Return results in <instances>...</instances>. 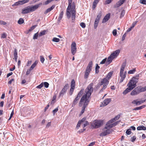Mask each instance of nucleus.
Returning <instances> with one entry per match:
<instances>
[{"instance_id":"nucleus-1","label":"nucleus","mask_w":146,"mask_h":146,"mask_svg":"<svg viewBox=\"0 0 146 146\" xmlns=\"http://www.w3.org/2000/svg\"><path fill=\"white\" fill-rule=\"evenodd\" d=\"M93 83H91L85 89V91L86 94L83 95L81 98L80 104L82 103L83 100H84L90 101V96L93 90Z\"/></svg>"},{"instance_id":"nucleus-2","label":"nucleus","mask_w":146,"mask_h":146,"mask_svg":"<svg viewBox=\"0 0 146 146\" xmlns=\"http://www.w3.org/2000/svg\"><path fill=\"white\" fill-rule=\"evenodd\" d=\"M138 81V79L133 77L127 84L128 87L123 92L124 95H125L133 90L136 86V84Z\"/></svg>"},{"instance_id":"nucleus-3","label":"nucleus","mask_w":146,"mask_h":146,"mask_svg":"<svg viewBox=\"0 0 146 146\" xmlns=\"http://www.w3.org/2000/svg\"><path fill=\"white\" fill-rule=\"evenodd\" d=\"M75 3L73 2L72 3V8L68 7L66 9V15L68 19H69L71 17V12L72 13V20H75Z\"/></svg>"},{"instance_id":"nucleus-4","label":"nucleus","mask_w":146,"mask_h":146,"mask_svg":"<svg viewBox=\"0 0 146 146\" xmlns=\"http://www.w3.org/2000/svg\"><path fill=\"white\" fill-rule=\"evenodd\" d=\"M40 5V4H37L33 6L31 5L26 7L22 9V13L25 14L33 12L39 7Z\"/></svg>"},{"instance_id":"nucleus-5","label":"nucleus","mask_w":146,"mask_h":146,"mask_svg":"<svg viewBox=\"0 0 146 146\" xmlns=\"http://www.w3.org/2000/svg\"><path fill=\"white\" fill-rule=\"evenodd\" d=\"M120 52V50H117L112 53L108 58L106 62L107 64H110L114 58H116Z\"/></svg>"},{"instance_id":"nucleus-6","label":"nucleus","mask_w":146,"mask_h":146,"mask_svg":"<svg viewBox=\"0 0 146 146\" xmlns=\"http://www.w3.org/2000/svg\"><path fill=\"white\" fill-rule=\"evenodd\" d=\"M89 102V101L84 100H83V101L82 103H81L80 104V101L79 105V106L81 107L82 105H83V107L82 108V110L80 113L81 114H82L84 112L85 108L88 104Z\"/></svg>"},{"instance_id":"nucleus-7","label":"nucleus","mask_w":146,"mask_h":146,"mask_svg":"<svg viewBox=\"0 0 146 146\" xmlns=\"http://www.w3.org/2000/svg\"><path fill=\"white\" fill-rule=\"evenodd\" d=\"M103 124V121L102 120H95L92 124V126L96 128H98L101 126Z\"/></svg>"},{"instance_id":"nucleus-8","label":"nucleus","mask_w":146,"mask_h":146,"mask_svg":"<svg viewBox=\"0 0 146 146\" xmlns=\"http://www.w3.org/2000/svg\"><path fill=\"white\" fill-rule=\"evenodd\" d=\"M103 131L100 134V136H105L106 135L110 134L112 132V129H105L104 128L103 129Z\"/></svg>"},{"instance_id":"nucleus-9","label":"nucleus","mask_w":146,"mask_h":146,"mask_svg":"<svg viewBox=\"0 0 146 146\" xmlns=\"http://www.w3.org/2000/svg\"><path fill=\"white\" fill-rule=\"evenodd\" d=\"M141 86H138L135 88L131 92V94L132 96L136 95L141 92H142L141 91Z\"/></svg>"},{"instance_id":"nucleus-10","label":"nucleus","mask_w":146,"mask_h":146,"mask_svg":"<svg viewBox=\"0 0 146 146\" xmlns=\"http://www.w3.org/2000/svg\"><path fill=\"white\" fill-rule=\"evenodd\" d=\"M77 48L76 43L75 42H73L71 45V52L73 55H74L77 51Z\"/></svg>"},{"instance_id":"nucleus-11","label":"nucleus","mask_w":146,"mask_h":146,"mask_svg":"<svg viewBox=\"0 0 146 146\" xmlns=\"http://www.w3.org/2000/svg\"><path fill=\"white\" fill-rule=\"evenodd\" d=\"M68 86L69 85L68 84H66L65 85L60 93L59 95V96H63L64 94L66 93L67 89L68 88Z\"/></svg>"},{"instance_id":"nucleus-12","label":"nucleus","mask_w":146,"mask_h":146,"mask_svg":"<svg viewBox=\"0 0 146 146\" xmlns=\"http://www.w3.org/2000/svg\"><path fill=\"white\" fill-rule=\"evenodd\" d=\"M111 98H107L105 99L100 105L101 107L105 106L108 105L111 101Z\"/></svg>"},{"instance_id":"nucleus-13","label":"nucleus","mask_w":146,"mask_h":146,"mask_svg":"<svg viewBox=\"0 0 146 146\" xmlns=\"http://www.w3.org/2000/svg\"><path fill=\"white\" fill-rule=\"evenodd\" d=\"M127 73L126 71L124 73L121 72L120 73V76L121 77V78L120 81V83L122 82L126 77V74Z\"/></svg>"},{"instance_id":"nucleus-14","label":"nucleus","mask_w":146,"mask_h":146,"mask_svg":"<svg viewBox=\"0 0 146 146\" xmlns=\"http://www.w3.org/2000/svg\"><path fill=\"white\" fill-rule=\"evenodd\" d=\"M125 0H120L117 3L114 5L115 8H117L121 6L125 2Z\"/></svg>"},{"instance_id":"nucleus-15","label":"nucleus","mask_w":146,"mask_h":146,"mask_svg":"<svg viewBox=\"0 0 146 146\" xmlns=\"http://www.w3.org/2000/svg\"><path fill=\"white\" fill-rule=\"evenodd\" d=\"M110 14L109 13L107 14L104 17L102 21V23H104L107 21L110 18Z\"/></svg>"},{"instance_id":"nucleus-16","label":"nucleus","mask_w":146,"mask_h":146,"mask_svg":"<svg viewBox=\"0 0 146 146\" xmlns=\"http://www.w3.org/2000/svg\"><path fill=\"white\" fill-rule=\"evenodd\" d=\"M101 86H102L104 84H108L109 81L106 78H104L102 80L101 82L99 83Z\"/></svg>"},{"instance_id":"nucleus-17","label":"nucleus","mask_w":146,"mask_h":146,"mask_svg":"<svg viewBox=\"0 0 146 146\" xmlns=\"http://www.w3.org/2000/svg\"><path fill=\"white\" fill-rule=\"evenodd\" d=\"M55 5H52L50 7L47 9L44 12V13L46 14L47 13L50 12L55 7Z\"/></svg>"},{"instance_id":"nucleus-18","label":"nucleus","mask_w":146,"mask_h":146,"mask_svg":"<svg viewBox=\"0 0 146 146\" xmlns=\"http://www.w3.org/2000/svg\"><path fill=\"white\" fill-rule=\"evenodd\" d=\"M90 71V70L86 69L84 75V78L85 79H87L88 78Z\"/></svg>"},{"instance_id":"nucleus-19","label":"nucleus","mask_w":146,"mask_h":146,"mask_svg":"<svg viewBox=\"0 0 146 146\" xmlns=\"http://www.w3.org/2000/svg\"><path fill=\"white\" fill-rule=\"evenodd\" d=\"M92 61H90L89 62V63L86 69L91 71L92 68Z\"/></svg>"},{"instance_id":"nucleus-20","label":"nucleus","mask_w":146,"mask_h":146,"mask_svg":"<svg viewBox=\"0 0 146 146\" xmlns=\"http://www.w3.org/2000/svg\"><path fill=\"white\" fill-rule=\"evenodd\" d=\"M84 91V89H82L78 93L76 97H78V98H80V97L82 96V95L83 94Z\"/></svg>"},{"instance_id":"nucleus-21","label":"nucleus","mask_w":146,"mask_h":146,"mask_svg":"<svg viewBox=\"0 0 146 146\" xmlns=\"http://www.w3.org/2000/svg\"><path fill=\"white\" fill-rule=\"evenodd\" d=\"M64 14V12L63 11H61L59 15V16L58 19V23L60 22V21L62 19Z\"/></svg>"},{"instance_id":"nucleus-22","label":"nucleus","mask_w":146,"mask_h":146,"mask_svg":"<svg viewBox=\"0 0 146 146\" xmlns=\"http://www.w3.org/2000/svg\"><path fill=\"white\" fill-rule=\"evenodd\" d=\"M146 107V105H144L142 106H141L139 107H136V108H135L133 109V110H140L143 108H144L145 107Z\"/></svg>"},{"instance_id":"nucleus-23","label":"nucleus","mask_w":146,"mask_h":146,"mask_svg":"<svg viewBox=\"0 0 146 146\" xmlns=\"http://www.w3.org/2000/svg\"><path fill=\"white\" fill-rule=\"evenodd\" d=\"M137 130H146V127L143 126H139L137 127Z\"/></svg>"},{"instance_id":"nucleus-24","label":"nucleus","mask_w":146,"mask_h":146,"mask_svg":"<svg viewBox=\"0 0 146 146\" xmlns=\"http://www.w3.org/2000/svg\"><path fill=\"white\" fill-rule=\"evenodd\" d=\"M79 99L78 97H76L75 98L72 104V107L74 106L77 103Z\"/></svg>"},{"instance_id":"nucleus-25","label":"nucleus","mask_w":146,"mask_h":146,"mask_svg":"<svg viewBox=\"0 0 146 146\" xmlns=\"http://www.w3.org/2000/svg\"><path fill=\"white\" fill-rule=\"evenodd\" d=\"M100 0H95L93 4V8L94 9L96 7Z\"/></svg>"},{"instance_id":"nucleus-26","label":"nucleus","mask_w":146,"mask_h":146,"mask_svg":"<svg viewBox=\"0 0 146 146\" xmlns=\"http://www.w3.org/2000/svg\"><path fill=\"white\" fill-rule=\"evenodd\" d=\"M75 82L74 79H72L71 82V87L72 88H75Z\"/></svg>"},{"instance_id":"nucleus-27","label":"nucleus","mask_w":146,"mask_h":146,"mask_svg":"<svg viewBox=\"0 0 146 146\" xmlns=\"http://www.w3.org/2000/svg\"><path fill=\"white\" fill-rule=\"evenodd\" d=\"M113 127V125L112 124L106 125V126L104 127V129H107L108 128H111Z\"/></svg>"},{"instance_id":"nucleus-28","label":"nucleus","mask_w":146,"mask_h":146,"mask_svg":"<svg viewBox=\"0 0 146 146\" xmlns=\"http://www.w3.org/2000/svg\"><path fill=\"white\" fill-rule=\"evenodd\" d=\"M112 74L113 73L112 72H109L107 75L106 77V78L107 80H108L109 79L110 77L111 76Z\"/></svg>"},{"instance_id":"nucleus-29","label":"nucleus","mask_w":146,"mask_h":146,"mask_svg":"<svg viewBox=\"0 0 146 146\" xmlns=\"http://www.w3.org/2000/svg\"><path fill=\"white\" fill-rule=\"evenodd\" d=\"M37 64V62L36 61H35L34 63L32 66H31V67L30 68H31V69L33 70V69L35 67V66H36V64Z\"/></svg>"},{"instance_id":"nucleus-30","label":"nucleus","mask_w":146,"mask_h":146,"mask_svg":"<svg viewBox=\"0 0 146 146\" xmlns=\"http://www.w3.org/2000/svg\"><path fill=\"white\" fill-rule=\"evenodd\" d=\"M24 22V20L22 18H20L17 22L20 25L22 24Z\"/></svg>"},{"instance_id":"nucleus-31","label":"nucleus","mask_w":146,"mask_h":146,"mask_svg":"<svg viewBox=\"0 0 146 146\" xmlns=\"http://www.w3.org/2000/svg\"><path fill=\"white\" fill-rule=\"evenodd\" d=\"M36 25H35L32 26L31 28L28 31V32L27 33H28L29 32L33 30H34L36 27Z\"/></svg>"},{"instance_id":"nucleus-32","label":"nucleus","mask_w":146,"mask_h":146,"mask_svg":"<svg viewBox=\"0 0 146 146\" xmlns=\"http://www.w3.org/2000/svg\"><path fill=\"white\" fill-rule=\"evenodd\" d=\"M52 40L54 42H58L60 41V39L58 38L54 37L52 39Z\"/></svg>"},{"instance_id":"nucleus-33","label":"nucleus","mask_w":146,"mask_h":146,"mask_svg":"<svg viewBox=\"0 0 146 146\" xmlns=\"http://www.w3.org/2000/svg\"><path fill=\"white\" fill-rule=\"evenodd\" d=\"M21 5V2L20 1H18L16 2L14 4H13V6H18L19 5Z\"/></svg>"},{"instance_id":"nucleus-34","label":"nucleus","mask_w":146,"mask_h":146,"mask_svg":"<svg viewBox=\"0 0 146 146\" xmlns=\"http://www.w3.org/2000/svg\"><path fill=\"white\" fill-rule=\"evenodd\" d=\"M29 1V0H23L20 1L21 2V5H23L24 4L28 3Z\"/></svg>"},{"instance_id":"nucleus-35","label":"nucleus","mask_w":146,"mask_h":146,"mask_svg":"<svg viewBox=\"0 0 146 146\" xmlns=\"http://www.w3.org/2000/svg\"><path fill=\"white\" fill-rule=\"evenodd\" d=\"M100 68V66L98 65L97 64H96V73H98L99 72V69Z\"/></svg>"},{"instance_id":"nucleus-36","label":"nucleus","mask_w":146,"mask_h":146,"mask_svg":"<svg viewBox=\"0 0 146 146\" xmlns=\"http://www.w3.org/2000/svg\"><path fill=\"white\" fill-rule=\"evenodd\" d=\"M38 32H37L36 33H35L34 36L33 37V39L34 40L36 39H37L38 37Z\"/></svg>"},{"instance_id":"nucleus-37","label":"nucleus","mask_w":146,"mask_h":146,"mask_svg":"<svg viewBox=\"0 0 146 146\" xmlns=\"http://www.w3.org/2000/svg\"><path fill=\"white\" fill-rule=\"evenodd\" d=\"M46 32V31L45 30L40 32L39 33V36H42V35H44L45 34Z\"/></svg>"},{"instance_id":"nucleus-38","label":"nucleus","mask_w":146,"mask_h":146,"mask_svg":"<svg viewBox=\"0 0 146 146\" xmlns=\"http://www.w3.org/2000/svg\"><path fill=\"white\" fill-rule=\"evenodd\" d=\"M108 84H104L103 85V87L102 89L100 90V92H102L105 89H106L107 87V86Z\"/></svg>"},{"instance_id":"nucleus-39","label":"nucleus","mask_w":146,"mask_h":146,"mask_svg":"<svg viewBox=\"0 0 146 146\" xmlns=\"http://www.w3.org/2000/svg\"><path fill=\"white\" fill-rule=\"evenodd\" d=\"M125 13V11L124 10H123L120 13V18H121L123 17Z\"/></svg>"},{"instance_id":"nucleus-40","label":"nucleus","mask_w":146,"mask_h":146,"mask_svg":"<svg viewBox=\"0 0 146 146\" xmlns=\"http://www.w3.org/2000/svg\"><path fill=\"white\" fill-rule=\"evenodd\" d=\"M136 71L135 69H134L132 70H131L128 71V73L129 74H133Z\"/></svg>"},{"instance_id":"nucleus-41","label":"nucleus","mask_w":146,"mask_h":146,"mask_svg":"<svg viewBox=\"0 0 146 146\" xmlns=\"http://www.w3.org/2000/svg\"><path fill=\"white\" fill-rule=\"evenodd\" d=\"M75 88L71 87L70 89L69 94L70 95H71L73 93Z\"/></svg>"},{"instance_id":"nucleus-42","label":"nucleus","mask_w":146,"mask_h":146,"mask_svg":"<svg viewBox=\"0 0 146 146\" xmlns=\"http://www.w3.org/2000/svg\"><path fill=\"white\" fill-rule=\"evenodd\" d=\"M131 129H127L126 131V133L128 135H130L131 133Z\"/></svg>"},{"instance_id":"nucleus-43","label":"nucleus","mask_w":146,"mask_h":146,"mask_svg":"<svg viewBox=\"0 0 146 146\" xmlns=\"http://www.w3.org/2000/svg\"><path fill=\"white\" fill-rule=\"evenodd\" d=\"M58 107H57L53 111V115H54L58 111Z\"/></svg>"},{"instance_id":"nucleus-44","label":"nucleus","mask_w":146,"mask_h":146,"mask_svg":"<svg viewBox=\"0 0 146 146\" xmlns=\"http://www.w3.org/2000/svg\"><path fill=\"white\" fill-rule=\"evenodd\" d=\"M43 85H44V87L46 88H47L48 87L49 84L46 82H45L43 83Z\"/></svg>"},{"instance_id":"nucleus-45","label":"nucleus","mask_w":146,"mask_h":146,"mask_svg":"<svg viewBox=\"0 0 146 146\" xmlns=\"http://www.w3.org/2000/svg\"><path fill=\"white\" fill-rule=\"evenodd\" d=\"M14 56H17V49L15 48L14 52Z\"/></svg>"},{"instance_id":"nucleus-46","label":"nucleus","mask_w":146,"mask_h":146,"mask_svg":"<svg viewBox=\"0 0 146 146\" xmlns=\"http://www.w3.org/2000/svg\"><path fill=\"white\" fill-rule=\"evenodd\" d=\"M43 86V83H42L40 84L38 86L36 87V88H37L40 89Z\"/></svg>"},{"instance_id":"nucleus-47","label":"nucleus","mask_w":146,"mask_h":146,"mask_svg":"<svg viewBox=\"0 0 146 146\" xmlns=\"http://www.w3.org/2000/svg\"><path fill=\"white\" fill-rule=\"evenodd\" d=\"M136 137L135 136H133V137L131 138V141L132 142H133L135 141V139H136Z\"/></svg>"},{"instance_id":"nucleus-48","label":"nucleus","mask_w":146,"mask_h":146,"mask_svg":"<svg viewBox=\"0 0 146 146\" xmlns=\"http://www.w3.org/2000/svg\"><path fill=\"white\" fill-rule=\"evenodd\" d=\"M32 70L31 69V68H29V69H27V71L26 72V74L27 75H28L31 72V71Z\"/></svg>"},{"instance_id":"nucleus-49","label":"nucleus","mask_w":146,"mask_h":146,"mask_svg":"<svg viewBox=\"0 0 146 146\" xmlns=\"http://www.w3.org/2000/svg\"><path fill=\"white\" fill-rule=\"evenodd\" d=\"M82 123L80 122V121H79L78 123L76 128L77 129H78L80 126L81 124Z\"/></svg>"},{"instance_id":"nucleus-50","label":"nucleus","mask_w":146,"mask_h":146,"mask_svg":"<svg viewBox=\"0 0 146 146\" xmlns=\"http://www.w3.org/2000/svg\"><path fill=\"white\" fill-rule=\"evenodd\" d=\"M139 2L141 4L146 5V0H140Z\"/></svg>"},{"instance_id":"nucleus-51","label":"nucleus","mask_w":146,"mask_h":146,"mask_svg":"<svg viewBox=\"0 0 146 146\" xmlns=\"http://www.w3.org/2000/svg\"><path fill=\"white\" fill-rule=\"evenodd\" d=\"M68 7H71L72 0H68Z\"/></svg>"},{"instance_id":"nucleus-52","label":"nucleus","mask_w":146,"mask_h":146,"mask_svg":"<svg viewBox=\"0 0 146 146\" xmlns=\"http://www.w3.org/2000/svg\"><path fill=\"white\" fill-rule=\"evenodd\" d=\"M7 37V35L5 33L2 34L1 35V38H6Z\"/></svg>"},{"instance_id":"nucleus-53","label":"nucleus","mask_w":146,"mask_h":146,"mask_svg":"<svg viewBox=\"0 0 146 146\" xmlns=\"http://www.w3.org/2000/svg\"><path fill=\"white\" fill-rule=\"evenodd\" d=\"M44 60V59L42 56H40V61L42 63H43Z\"/></svg>"},{"instance_id":"nucleus-54","label":"nucleus","mask_w":146,"mask_h":146,"mask_svg":"<svg viewBox=\"0 0 146 146\" xmlns=\"http://www.w3.org/2000/svg\"><path fill=\"white\" fill-rule=\"evenodd\" d=\"M52 1H53V0H47V1H46L45 3V4L46 5H47Z\"/></svg>"},{"instance_id":"nucleus-55","label":"nucleus","mask_w":146,"mask_h":146,"mask_svg":"<svg viewBox=\"0 0 146 146\" xmlns=\"http://www.w3.org/2000/svg\"><path fill=\"white\" fill-rule=\"evenodd\" d=\"M80 26L83 28H84L86 27V25L84 23H81L80 24Z\"/></svg>"},{"instance_id":"nucleus-56","label":"nucleus","mask_w":146,"mask_h":146,"mask_svg":"<svg viewBox=\"0 0 146 146\" xmlns=\"http://www.w3.org/2000/svg\"><path fill=\"white\" fill-rule=\"evenodd\" d=\"M106 58H105L102 61L100 62V64H103L105 63L106 62Z\"/></svg>"},{"instance_id":"nucleus-57","label":"nucleus","mask_w":146,"mask_h":146,"mask_svg":"<svg viewBox=\"0 0 146 146\" xmlns=\"http://www.w3.org/2000/svg\"><path fill=\"white\" fill-rule=\"evenodd\" d=\"M120 121H116L114 123H113V127L115 126H116L118 124L119 122H120Z\"/></svg>"},{"instance_id":"nucleus-58","label":"nucleus","mask_w":146,"mask_h":146,"mask_svg":"<svg viewBox=\"0 0 146 146\" xmlns=\"http://www.w3.org/2000/svg\"><path fill=\"white\" fill-rule=\"evenodd\" d=\"M84 123V125H83V128L85 127L87 125L89 124L88 121H85Z\"/></svg>"},{"instance_id":"nucleus-59","label":"nucleus","mask_w":146,"mask_h":146,"mask_svg":"<svg viewBox=\"0 0 146 146\" xmlns=\"http://www.w3.org/2000/svg\"><path fill=\"white\" fill-rule=\"evenodd\" d=\"M141 91L142 92L146 91V86L143 87H141Z\"/></svg>"},{"instance_id":"nucleus-60","label":"nucleus","mask_w":146,"mask_h":146,"mask_svg":"<svg viewBox=\"0 0 146 146\" xmlns=\"http://www.w3.org/2000/svg\"><path fill=\"white\" fill-rule=\"evenodd\" d=\"M112 33H113V35L114 36H116L117 34V30L116 29L114 30L112 32Z\"/></svg>"},{"instance_id":"nucleus-61","label":"nucleus","mask_w":146,"mask_h":146,"mask_svg":"<svg viewBox=\"0 0 146 146\" xmlns=\"http://www.w3.org/2000/svg\"><path fill=\"white\" fill-rule=\"evenodd\" d=\"M113 122V121L112 119H111L109 121H108L107 122L106 125H108L110 123H112Z\"/></svg>"},{"instance_id":"nucleus-62","label":"nucleus","mask_w":146,"mask_h":146,"mask_svg":"<svg viewBox=\"0 0 146 146\" xmlns=\"http://www.w3.org/2000/svg\"><path fill=\"white\" fill-rule=\"evenodd\" d=\"M6 23L3 21L0 20V25H5Z\"/></svg>"},{"instance_id":"nucleus-63","label":"nucleus","mask_w":146,"mask_h":146,"mask_svg":"<svg viewBox=\"0 0 146 146\" xmlns=\"http://www.w3.org/2000/svg\"><path fill=\"white\" fill-rule=\"evenodd\" d=\"M126 36V33H125L123 35V36L122 37V39H121L122 41H123L125 39Z\"/></svg>"},{"instance_id":"nucleus-64","label":"nucleus","mask_w":146,"mask_h":146,"mask_svg":"<svg viewBox=\"0 0 146 146\" xmlns=\"http://www.w3.org/2000/svg\"><path fill=\"white\" fill-rule=\"evenodd\" d=\"M95 141L92 142L90 143L88 146H93L95 143Z\"/></svg>"}]
</instances>
